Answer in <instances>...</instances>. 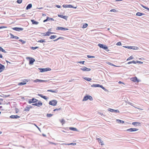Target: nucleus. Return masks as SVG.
<instances>
[{
	"label": "nucleus",
	"mask_w": 149,
	"mask_h": 149,
	"mask_svg": "<svg viewBox=\"0 0 149 149\" xmlns=\"http://www.w3.org/2000/svg\"><path fill=\"white\" fill-rule=\"evenodd\" d=\"M63 7L65 8H71L72 7H73V6H72L71 5L69 4H63L62 6Z\"/></svg>",
	"instance_id": "dca6fc26"
},
{
	"label": "nucleus",
	"mask_w": 149,
	"mask_h": 149,
	"mask_svg": "<svg viewBox=\"0 0 149 149\" xmlns=\"http://www.w3.org/2000/svg\"><path fill=\"white\" fill-rule=\"evenodd\" d=\"M118 83H119V84H124L123 82H121V81H119L118 82Z\"/></svg>",
	"instance_id": "774afa93"
},
{
	"label": "nucleus",
	"mask_w": 149,
	"mask_h": 149,
	"mask_svg": "<svg viewBox=\"0 0 149 149\" xmlns=\"http://www.w3.org/2000/svg\"><path fill=\"white\" fill-rule=\"evenodd\" d=\"M101 85L99 84H93L91 86L92 87H100Z\"/></svg>",
	"instance_id": "4be33fe9"
},
{
	"label": "nucleus",
	"mask_w": 149,
	"mask_h": 149,
	"mask_svg": "<svg viewBox=\"0 0 149 149\" xmlns=\"http://www.w3.org/2000/svg\"><path fill=\"white\" fill-rule=\"evenodd\" d=\"M88 100H93V97L92 96L90 95H86L85 96L83 99V101H86Z\"/></svg>",
	"instance_id": "f03ea898"
},
{
	"label": "nucleus",
	"mask_w": 149,
	"mask_h": 149,
	"mask_svg": "<svg viewBox=\"0 0 149 149\" xmlns=\"http://www.w3.org/2000/svg\"><path fill=\"white\" fill-rule=\"evenodd\" d=\"M34 125H35V126L37 127V128H38V130L40 131V128L36 124H34Z\"/></svg>",
	"instance_id": "680f3d73"
},
{
	"label": "nucleus",
	"mask_w": 149,
	"mask_h": 149,
	"mask_svg": "<svg viewBox=\"0 0 149 149\" xmlns=\"http://www.w3.org/2000/svg\"><path fill=\"white\" fill-rule=\"evenodd\" d=\"M22 0H17V3L20 4L22 3Z\"/></svg>",
	"instance_id": "864d4df0"
},
{
	"label": "nucleus",
	"mask_w": 149,
	"mask_h": 149,
	"mask_svg": "<svg viewBox=\"0 0 149 149\" xmlns=\"http://www.w3.org/2000/svg\"><path fill=\"white\" fill-rule=\"evenodd\" d=\"M110 11L111 12H118V10H116L115 9H111L110 10Z\"/></svg>",
	"instance_id": "a19ab883"
},
{
	"label": "nucleus",
	"mask_w": 149,
	"mask_h": 149,
	"mask_svg": "<svg viewBox=\"0 0 149 149\" xmlns=\"http://www.w3.org/2000/svg\"><path fill=\"white\" fill-rule=\"evenodd\" d=\"M50 34V31H48L46 33H41V35H42L43 36H49Z\"/></svg>",
	"instance_id": "4468645a"
},
{
	"label": "nucleus",
	"mask_w": 149,
	"mask_h": 149,
	"mask_svg": "<svg viewBox=\"0 0 149 149\" xmlns=\"http://www.w3.org/2000/svg\"><path fill=\"white\" fill-rule=\"evenodd\" d=\"M121 42H118L116 44V45H118V46H120V45H121Z\"/></svg>",
	"instance_id": "5fc2aeb1"
},
{
	"label": "nucleus",
	"mask_w": 149,
	"mask_h": 149,
	"mask_svg": "<svg viewBox=\"0 0 149 149\" xmlns=\"http://www.w3.org/2000/svg\"><path fill=\"white\" fill-rule=\"evenodd\" d=\"M47 91L50 92H52L55 93H57L58 92V91L56 90H51V89L47 90Z\"/></svg>",
	"instance_id": "cd10ccee"
},
{
	"label": "nucleus",
	"mask_w": 149,
	"mask_h": 149,
	"mask_svg": "<svg viewBox=\"0 0 149 149\" xmlns=\"http://www.w3.org/2000/svg\"><path fill=\"white\" fill-rule=\"evenodd\" d=\"M26 84V83L24 82H20L18 84V85L19 86H22L23 85H25Z\"/></svg>",
	"instance_id": "4c0bfd02"
},
{
	"label": "nucleus",
	"mask_w": 149,
	"mask_h": 149,
	"mask_svg": "<svg viewBox=\"0 0 149 149\" xmlns=\"http://www.w3.org/2000/svg\"><path fill=\"white\" fill-rule=\"evenodd\" d=\"M87 57L88 58H94L95 57V56H91L89 55H87Z\"/></svg>",
	"instance_id": "603ef678"
},
{
	"label": "nucleus",
	"mask_w": 149,
	"mask_h": 149,
	"mask_svg": "<svg viewBox=\"0 0 149 149\" xmlns=\"http://www.w3.org/2000/svg\"><path fill=\"white\" fill-rule=\"evenodd\" d=\"M134 48L133 49L134 50H137L139 48L137 47L134 46Z\"/></svg>",
	"instance_id": "e2e57ef3"
},
{
	"label": "nucleus",
	"mask_w": 149,
	"mask_h": 149,
	"mask_svg": "<svg viewBox=\"0 0 149 149\" xmlns=\"http://www.w3.org/2000/svg\"><path fill=\"white\" fill-rule=\"evenodd\" d=\"M29 80L30 79H25L22 80V81L24 82H25L26 83L27 82H28Z\"/></svg>",
	"instance_id": "c9c22d12"
},
{
	"label": "nucleus",
	"mask_w": 149,
	"mask_h": 149,
	"mask_svg": "<svg viewBox=\"0 0 149 149\" xmlns=\"http://www.w3.org/2000/svg\"><path fill=\"white\" fill-rule=\"evenodd\" d=\"M0 51L5 53L6 52L5 50H4L1 47H0Z\"/></svg>",
	"instance_id": "58836bf2"
},
{
	"label": "nucleus",
	"mask_w": 149,
	"mask_h": 149,
	"mask_svg": "<svg viewBox=\"0 0 149 149\" xmlns=\"http://www.w3.org/2000/svg\"><path fill=\"white\" fill-rule=\"evenodd\" d=\"M61 30H64V31H66V30H68V29H67V28H65L61 27Z\"/></svg>",
	"instance_id": "ea45409f"
},
{
	"label": "nucleus",
	"mask_w": 149,
	"mask_h": 149,
	"mask_svg": "<svg viewBox=\"0 0 149 149\" xmlns=\"http://www.w3.org/2000/svg\"><path fill=\"white\" fill-rule=\"evenodd\" d=\"M32 4L31 3L29 4L26 7V9L28 10L29 9H30L32 7Z\"/></svg>",
	"instance_id": "5701e85b"
},
{
	"label": "nucleus",
	"mask_w": 149,
	"mask_h": 149,
	"mask_svg": "<svg viewBox=\"0 0 149 149\" xmlns=\"http://www.w3.org/2000/svg\"><path fill=\"white\" fill-rule=\"evenodd\" d=\"M29 110L30 109L29 108V107L28 106H27L25 108L24 110V111H29Z\"/></svg>",
	"instance_id": "f704fd0d"
},
{
	"label": "nucleus",
	"mask_w": 149,
	"mask_h": 149,
	"mask_svg": "<svg viewBox=\"0 0 149 149\" xmlns=\"http://www.w3.org/2000/svg\"><path fill=\"white\" fill-rule=\"evenodd\" d=\"M69 129L70 130L75 131H78V130L77 128L74 127H69Z\"/></svg>",
	"instance_id": "a878e982"
},
{
	"label": "nucleus",
	"mask_w": 149,
	"mask_h": 149,
	"mask_svg": "<svg viewBox=\"0 0 149 149\" xmlns=\"http://www.w3.org/2000/svg\"><path fill=\"white\" fill-rule=\"evenodd\" d=\"M32 105L33 106H35L40 107L42 105V103L40 101L38 100V101L37 102H35V103L32 104Z\"/></svg>",
	"instance_id": "7ed1b4c3"
},
{
	"label": "nucleus",
	"mask_w": 149,
	"mask_h": 149,
	"mask_svg": "<svg viewBox=\"0 0 149 149\" xmlns=\"http://www.w3.org/2000/svg\"><path fill=\"white\" fill-rule=\"evenodd\" d=\"M11 29L17 31H19L23 30V28L20 27L11 28Z\"/></svg>",
	"instance_id": "1a4fd4ad"
},
{
	"label": "nucleus",
	"mask_w": 149,
	"mask_h": 149,
	"mask_svg": "<svg viewBox=\"0 0 149 149\" xmlns=\"http://www.w3.org/2000/svg\"><path fill=\"white\" fill-rule=\"evenodd\" d=\"M80 69L84 71L87 72L91 70V68H87L85 66L83 67L82 68H81Z\"/></svg>",
	"instance_id": "0eeeda50"
},
{
	"label": "nucleus",
	"mask_w": 149,
	"mask_h": 149,
	"mask_svg": "<svg viewBox=\"0 0 149 149\" xmlns=\"http://www.w3.org/2000/svg\"><path fill=\"white\" fill-rule=\"evenodd\" d=\"M47 80H42L41 79H36L34 80L33 82H47Z\"/></svg>",
	"instance_id": "9b49d317"
},
{
	"label": "nucleus",
	"mask_w": 149,
	"mask_h": 149,
	"mask_svg": "<svg viewBox=\"0 0 149 149\" xmlns=\"http://www.w3.org/2000/svg\"><path fill=\"white\" fill-rule=\"evenodd\" d=\"M134 58V57L132 56H130L129 57L127 60V61L130 60L131 59H132Z\"/></svg>",
	"instance_id": "de8ad7c7"
},
{
	"label": "nucleus",
	"mask_w": 149,
	"mask_h": 149,
	"mask_svg": "<svg viewBox=\"0 0 149 149\" xmlns=\"http://www.w3.org/2000/svg\"><path fill=\"white\" fill-rule=\"evenodd\" d=\"M145 15L143 13H142L138 12L136 14V15L137 16H140L143 15Z\"/></svg>",
	"instance_id": "bb28decb"
},
{
	"label": "nucleus",
	"mask_w": 149,
	"mask_h": 149,
	"mask_svg": "<svg viewBox=\"0 0 149 149\" xmlns=\"http://www.w3.org/2000/svg\"><path fill=\"white\" fill-rule=\"evenodd\" d=\"M78 62L79 63H81V64H84V63L85 62V61H80Z\"/></svg>",
	"instance_id": "bf43d9fd"
},
{
	"label": "nucleus",
	"mask_w": 149,
	"mask_h": 149,
	"mask_svg": "<svg viewBox=\"0 0 149 149\" xmlns=\"http://www.w3.org/2000/svg\"><path fill=\"white\" fill-rule=\"evenodd\" d=\"M108 111L111 112H114L118 113H119L120 112L118 110H115L109 108L108 109Z\"/></svg>",
	"instance_id": "f8f14e48"
},
{
	"label": "nucleus",
	"mask_w": 149,
	"mask_h": 149,
	"mask_svg": "<svg viewBox=\"0 0 149 149\" xmlns=\"http://www.w3.org/2000/svg\"><path fill=\"white\" fill-rule=\"evenodd\" d=\"M10 35L11 36V37L10 38H13V39L14 38V37L15 36L14 35H13V34H11V33H10Z\"/></svg>",
	"instance_id": "3c124183"
},
{
	"label": "nucleus",
	"mask_w": 149,
	"mask_h": 149,
	"mask_svg": "<svg viewBox=\"0 0 149 149\" xmlns=\"http://www.w3.org/2000/svg\"><path fill=\"white\" fill-rule=\"evenodd\" d=\"M38 69L40 70V72H44L51 70V69L49 68H38Z\"/></svg>",
	"instance_id": "20e7f679"
},
{
	"label": "nucleus",
	"mask_w": 149,
	"mask_h": 149,
	"mask_svg": "<svg viewBox=\"0 0 149 149\" xmlns=\"http://www.w3.org/2000/svg\"><path fill=\"white\" fill-rule=\"evenodd\" d=\"M141 6L143 8L149 11V8H148V7L146 6H145L142 5H141Z\"/></svg>",
	"instance_id": "a18cd8bd"
},
{
	"label": "nucleus",
	"mask_w": 149,
	"mask_h": 149,
	"mask_svg": "<svg viewBox=\"0 0 149 149\" xmlns=\"http://www.w3.org/2000/svg\"><path fill=\"white\" fill-rule=\"evenodd\" d=\"M19 38L18 37H17V36H15L14 39H19Z\"/></svg>",
	"instance_id": "69168bd1"
},
{
	"label": "nucleus",
	"mask_w": 149,
	"mask_h": 149,
	"mask_svg": "<svg viewBox=\"0 0 149 149\" xmlns=\"http://www.w3.org/2000/svg\"><path fill=\"white\" fill-rule=\"evenodd\" d=\"M139 130L138 129L136 128H130V129H128L126 130L127 132H133Z\"/></svg>",
	"instance_id": "6e6552de"
},
{
	"label": "nucleus",
	"mask_w": 149,
	"mask_h": 149,
	"mask_svg": "<svg viewBox=\"0 0 149 149\" xmlns=\"http://www.w3.org/2000/svg\"><path fill=\"white\" fill-rule=\"evenodd\" d=\"M62 110V108L61 107L59 108L58 109H56L54 110V111H59Z\"/></svg>",
	"instance_id": "473e14b6"
},
{
	"label": "nucleus",
	"mask_w": 149,
	"mask_h": 149,
	"mask_svg": "<svg viewBox=\"0 0 149 149\" xmlns=\"http://www.w3.org/2000/svg\"><path fill=\"white\" fill-rule=\"evenodd\" d=\"M100 88H102L103 90H104L105 91H108L102 85H101Z\"/></svg>",
	"instance_id": "79ce46f5"
},
{
	"label": "nucleus",
	"mask_w": 149,
	"mask_h": 149,
	"mask_svg": "<svg viewBox=\"0 0 149 149\" xmlns=\"http://www.w3.org/2000/svg\"><path fill=\"white\" fill-rule=\"evenodd\" d=\"M97 139L98 140V142L99 143H102V142H103V141H102L101 140V139H100V138ZM103 144H102V143H101V145H102Z\"/></svg>",
	"instance_id": "c03bdc74"
},
{
	"label": "nucleus",
	"mask_w": 149,
	"mask_h": 149,
	"mask_svg": "<svg viewBox=\"0 0 149 149\" xmlns=\"http://www.w3.org/2000/svg\"><path fill=\"white\" fill-rule=\"evenodd\" d=\"M124 47L129 49H133L134 48V46H124Z\"/></svg>",
	"instance_id": "c85d7f7f"
},
{
	"label": "nucleus",
	"mask_w": 149,
	"mask_h": 149,
	"mask_svg": "<svg viewBox=\"0 0 149 149\" xmlns=\"http://www.w3.org/2000/svg\"><path fill=\"white\" fill-rule=\"evenodd\" d=\"M132 63H133L134 64L136 63V62L134 61H130L127 63V64H131Z\"/></svg>",
	"instance_id": "e433bc0d"
},
{
	"label": "nucleus",
	"mask_w": 149,
	"mask_h": 149,
	"mask_svg": "<svg viewBox=\"0 0 149 149\" xmlns=\"http://www.w3.org/2000/svg\"><path fill=\"white\" fill-rule=\"evenodd\" d=\"M38 95L46 100H47V99L48 98L46 97V96L43 95L42 94H41L38 93Z\"/></svg>",
	"instance_id": "aec40b11"
},
{
	"label": "nucleus",
	"mask_w": 149,
	"mask_h": 149,
	"mask_svg": "<svg viewBox=\"0 0 149 149\" xmlns=\"http://www.w3.org/2000/svg\"><path fill=\"white\" fill-rule=\"evenodd\" d=\"M140 63V64H142L143 63V62L141 61H137L136 62V63Z\"/></svg>",
	"instance_id": "052dcab7"
},
{
	"label": "nucleus",
	"mask_w": 149,
	"mask_h": 149,
	"mask_svg": "<svg viewBox=\"0 0 149 149\" xmlns=\"http://www.w3.org/2000/svg\"><path fill=\"white\" fill-rule=\"evenodd\" d=\"M45 42H46V41H45V40H43V39H41V40H39L38 41V42H41V43Z\"/></svg>",
	"instance_id": "72a5a7b5"
},
{
	"label": "nucleus",
	"mask_w": 149,
	"mask_h": 149,
	"mask_svg": "<svg viewBox=\"0 0 149 149\" xmlns=\"http://www.w3.org/2000/svg\"><path fill=\"white\" fill-rule=\"evenodd\" d=\"M50 20H51V21L54 20V19L53 18H51L50 17H47L46 19L44 20L43 22H47L48 21H49Z\"/></svg>",
	"instance_id": "6ab92c4d"
},
{
	"label": "nucleus",
	"mask_w": 149,
	"mask_h": 149,
	"mask_svg": "<svg viewBox=\"0 0 149 149\" xmlns=\"http://www.w3.org/2000/svg\"><path fill=\"white\" fill-rule=\"evenodd\" d=\"M61 27H57L56 28V30H61Z\"/></svg>",
	"instance_id": "0e129e2a"
},
{
	"label": "nucleus",
	"mask_w": 149,
	"mask_h": 149,
	"mask_svg": "<svg viewBox=\"0 0 149 149\" xmlns=\"http://www.w3.org/2000/svg\"><path fill=\"white\" fill-rule=\"evenodd\" d=\"M29 59V65H32L33 64V63L35 61V59L32 58H28Z\"/></svg>",
	"instance_id": "9d476101"
},
{
	"label": "nucleus",
	"mask_w": 149,
	"mask_h": 149,
	"mask_svg": "<svg viewBox=\"0 0 149 149\" xmlns=\"http://www.w3.org/2000/svg\"><path fill=\"white\" fill-rule=\"evenodd\" d=\"M57 36L56 35H52L49 37V38L51 39H53L56 38Z\"/></svg>",
	"instance_id": "c756f323"
},
{
	"label": "nucleus",
	"mask_w": 149,
	"mask_h": 149,
	"mask_svg": "<svg viewBox=\"0 0 149 149\" xmlns=\"http://www.w3.org/2000/svg\"><path fill=\"white\" fill-rule=\"evenodd\" d=\"M38 101V100L34 98H33L32 99L29 100L28 102L29 104H31L33 103H35V102H37Z\"/></svg>",
	"instance_id": "423d86ee"
},
{
	"label": "nucleus",
	"mask_w": 149,
	"mask_h": 149,
	"mask_svg": "<svg viewBox=\"0 0 149 149\" xmlns=\"http://www.w3.org/2000/svg\"><path fill=\"white\" fill-rule=\"evenodd\" d=\"M132 125H134L135 126H141V124L139 122H134L132 123Z\"/></svg>",
	"instance_id": "ddd939ff"
},
{
	"label": "nucleus",
	"mask_w": 149,
	"mask_h": 149,
	"mask_svg": "<svg viewBox=\"0 0 149 149\" xmlns=\"http://www.w3.org/2000/svg\"><path fill=\"white\" fill-rule=\"evenodd\" d=\"M55 6H56V7H57V8H61V6H59V5H56Z\"/></svg>",
	"instance_id": "338daca9"
},
{
	"label": "nucleus",
	"mask_w": 149,
	"mask_h": 149,
	"mask_svg": "<svg viewBox=\"0 0 149 149\" xmlns=\"http://www.w3.org/2000/svg\"><path fill=\"white\" fill-rule=\"evenodd\" d=\"M60 39H62L63 40L64 39V38L63 37H60L59 38H58L54 40V41H56Z\"/></svg>",
	"instance_id": "2f4dec72"
},
{
	"label": "nucleus",
	"mask_w": 149,
	"mask_h": 149,
	"mask_svg": "<svg viewBox=\"0 0 149 149\" xmlns=\"http://www.w3.org/2000/svg\"><path fill=\"white\" fill-rule=\"evenodd\" d=\"M15 113H17L19 111V109L17 108H15Z\"/></svg>",
	"instance_id": "6e6d98bb"
},
{
	"label": "nucleus",
	"mask_w": 149,
	"mask_h": 149,
	"mask_svg": "<svg viewBox=\"0 0 149 149\" xmlns=\"http://www.w3.org/2000/svg\"><path fill=\"white\" fill-rule=\"evenodd\" d=\"M83 79L86 80V81H90L91 80V79L90 78H88L87 77H85Z\"/></svg>",
	"instance_id": "7c9ffc66"
},
{
	"label": "nucleus",
	"mask_w": 149,
	"mask_h": 149,
	"mask_svg": "<svg viewBox=\"0 0 149 149\" xmlns=\"http://www.w3.org/2000/svg\"><path fill=\"white\" fill-rule=\"evenodd\" d=\"M19 41L20 42H21L22 44H24L25 43H26V41H24L22 40V39L19 40Z\"/></svg>",
	"instance_id": "8fccbe9b"
},
{
	"label": "nucleus",
	"mask_w": 149,
	"mask_h": 149,
	"mask_svg": "<svg viewBox=\"0 0 149 149\" xmlns=\"http://www.w3.org/2000/svg\"><path fill=\"white\" fill-rule=\"evenodd\" d=\"M108 64L109 65H112L113 66H116L114 65L113 64L111 63H110V62H108Z\"/></svg>",
	"instance_id": "4d7b16f0"
},
{
	"label": "nucleus",
	"mask_w": 149,
	"mask_h": 149,
	"mask_svg": "<svg viewBox=\"0 0 149 149\" xmlns=\"http://www.w3.org/2000/svg\"><path fill=\"white\" fill-rule=\"evenodd\" d=\"M31 22H32V24H33L37 25L39 24V22L35 21L34 19H31Z\"/></svg>",
	"instance_id": "412c9836"
},
{
	"label": "nucleus",
	"mask_w": 149,
	"mask_h": 149,
	"mask_svg": "<svg viewBox=\"0 0 149 149\" xmlns=\"http://www.w3.org/2000/svg\"><path fill=\"white\" fill-rule=\"evenodd\" d=\"M116 121L118 123H124V121L119 119H116Z\"/></svg>",
	"instance_id": "b1692460"
},
{
	"label": "nucleus",
	"mask_w": 149,
	"mask_h": 149,
	"mask_svg": "<svg viewBox=\"0 0 149 149\" xmlns=\"http://www.w3.org/2000/svg\"><path fill=\"white\" fill-rule=\"evenodd\" d=\"M88 26V24L87 23H85L83 25V28H86Z\"/></svg>",
	"instance_id": "49530a36"
},
{
	"label": "nucleus",
	"mask_w": 149,
	"mask_h": 149,
	"mask_svg": "<svg viewBox=\"0 0 149 149\" xmlns=\"http://www.w3.org/2000/svg\"><path fill=\"white\" fill-rule=\"evenodd\" d=\"M61 122L62 124H64L65 123V121L64 119H62V120H61Z\"/></svg>",
	"instance_id": "13d9d810"
},
{
	"label": "nucleus",
	"mask_w": 149,
	"mask_h": 149,
	"mask_svg": "<svg viewBox=\"0 0 149 149\" xmlns=\"http://www.w3.org/2000/svg\"><path fill=\"white\" fill-rule=\"evenodd\" d=\"M57 103V101L56 100H54L50 101L49 103V105L53 106H55L56 105Z\"/></svg>",
	"instance_id": "39448f33"
},
{
	"label": "nucleus",
	"mask_w": 149,
	"mask_h": 149,
	"mask_svg": "<svg viewBox=\"0 0 149 149\" xmlns=\"http://www.w3.org/2000/svg\"><path fill=\"white\" fill-rule=\"evenodd\" d=\"M131 80L134 82H139V81L138 79V78L136 77H135L131 78Z\"/></svg>",
	"instance_id": "f3484780"
},
{
	"label": "nucleus",
	"mask_w": 149,
	"mask_h": 149,
	"mask_svg": "<svg viewBox=\"0 0 149 149\" xmlns=\"http://www.w3.org/2000/svg\"><path fill=\"white\" fill-rule=\"evenodd\" d=\"M98 46L100 47L103 49L106 50L107 51H109V50L107 49L108 48V47L106 45L99 44L98 45Z\"/></svg>",
	"instance_id": "f257e3e1"
},
{
	"label": "nucleus",
	"mask_w": 149,
	"mask_h": 149,
	"mask_svg": "<svg viewBox=\"0 0 149 149\" xmlns=\"http://www.w3.org/2000/svg\"><path fill=\"white\" fill-rule=\"evenodd\" d=\"M39 47H31V49L33 50H35L37 48H38Z\"/></svg>",
	"instance_id": "09e8293b"
},
{
	"label": "nucleus",
	"mask_w": 149,
	"mask_h": 149,
	"mask_svg": "<svg viewBox=\"0 0 149 149\" xmlns=\"http://www.w3.org/2000/svg\"><path fill=\"white\" fill-rule=\"evenodd\" d=\"M20 116L18 115H11L10 116V118L12 119L19 118Z\"/></svg>",
	"instance_id": "a211bd4d"
},
{
	"label": "nucleus",
	"mask_w": 149,
	"mask_h": 149,
	"mask_svg": "<svg viewBox=\"0 0 149 149\" xmlns=\"http://www.w3.org/2000/svg\"><path fill=\"white\" fill-rule=\"evenodd\" d=\"M58 16L60 17L63 18L66 20H67V19L68 17V16H64L61 15H58Z\"/></svg>",
	"instance_id": "2eb2a0df"
},
{
	"label": "nucleus",
	"mask_w": 149,
	"mask_h": 149,
	"mask_svg": "<svg viewBox=\"0 0 149 149\" xmlns=\"http://www.w3.org/2000/svg\"><path fill=\"white\" fill-rule=\"evenodd\" d=\"M5 68V66L3 65L0 63V69L2 70L3 71Z\"/></svg>",
	"instance_id": "393cba45"
},
{
	"label": "nucleus",
	"mask_w": 149,
	"mask_h": 149,
	"mask_svg": "<svg viewBox=\"0 0 149 149\" xmlns=\"http://www.w3.org/2000/svg\"><path fill=\"white\" fill-rule=\"evenodd\" d=\"M53 115V114H49V113H47V116L48 117H50L52 116Z\"/></svg>",
	"instance_id": "37998d69"
}]
</instances>
